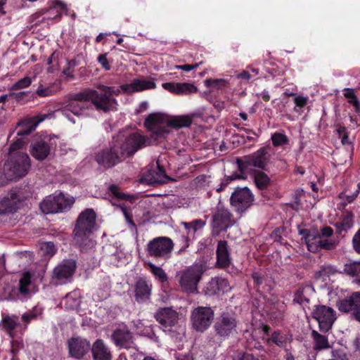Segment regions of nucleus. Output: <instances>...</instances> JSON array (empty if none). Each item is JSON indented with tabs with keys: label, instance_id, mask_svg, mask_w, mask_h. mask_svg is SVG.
Returning a JSON list of instances; mask_svg holds the SVG:
<instances>
[{
	"label": "nucleus",
	"instance_id": "nucleus-1",
	"mask_svg": "<svg viewBox=\"0 0 360 360\" xmlns=\"http://www.w3.org/2000/svg\"><path fill=\"white\" fill-rule=\"evenodd\" d=\"M145 141L139 133H131L124 141L114 137L109 147L95 153L94 159L105 169L112 168L143 148Z\"/></svg>",
	"mask_w": 360,
	"mask_h": 360
},
{
	"label": "nucleus",
	"instance_id": "nucleus-2",
	"mask_svg": "<svg viewBox=\"0 0 360 360\" xmlns=\"http://www.w3.org/2000/svg\"><path fill=\"white\" fill-rule=\"evenodd\" d=\"M96 214L93 209L86 208L78 216L74 229L73 239L83 252L91 249L95 242L90 238L96 226Z\"/></svg>",
	"mask_w": 360,
	"mask_h": 360
},
{
	"label": "nucleus",
	"instance_id": "nucleus-3",
	"mask_svg": "<svg viewBox=\"0 0 360 360\" xmlns=\"http://www.w3.org/2000/svg\"><path fill=\"white\" fill-rule=\"evenodd\" d=\"M58 137L47 133L36 134L30 145V155L38 161L46 160L56 150Z\"/></svg>",
	"mask_w": 360,
	"mask_h": 360
},
{
	"label": "nucleus",
	"instance_id": "nucleus-4",
	"mask_svg": "<svg viewBox=\"0 0 360 360\" xmlns=\"http://www.w3.org/2000/svg\"><path fill=\"white\" fill-rule=\"evenodd\" d=\"M207 262L208 257H203L183 272L179 281L183 291L193 293L197 290L198 283L208 269Z\"/></svg>",
	"mask_w": 360,
	"mask_h": 360
},
{
	"label": "nucleus",
	"instance_id": "nucleus-5",
	"mask_svg": "<svg viewBox=\"0 0 360 360\" xmlns=\"http://www.w3.org/2000/svg\"><path fill=\"white\" fill-rule=\"evenodd\" d=\"M270 157L268 148L262 147L250 155L237 158L238 169L243 175L249 173L252 167L258 168V170L267 171Z\"/></svg>",
	"mask_w": 360,
	"mask_h": 360
},
{
	"label": "nucleus",
	"instance_id": "nucleus-6",
	"mask_svg": "<svg viewBox=\"0 0 360 360\" xmlns=\"http://www.w3.org/2000/svg\"><path fill=\"white\" fill-rule=\"evenodd\" d=\"M30 167L31 161L29 155L26 153L17 152L9 155L3 169L7 180H14L25 176Z\"/></svg>",
	"mask_w": 360,
	"mask_h": 360
},
{
	"label": "nucleus",
	"instance_id": "nucleus-7",
	"mask_svg": "<svg viewBox=\"0 0 360 360\" xmlns=\"http://www.w3.org/2000/svg\"><path fill=\"white\" fill-rule=\"evenodd\" d=\"M88 102V98L84 89V91L75 94L63 103L60 110L63 116L75 124L76 121L73 117H72L71 115H74L78 117L85 116L86 115V111L91 108V105H89Z\"/></svg>",
	"mask_w": 360,
	"mask_h": 360
},
{
	"label": "nucleus",
	"instance_id": "nucleus-8",
	"mask_svg": "<svg viewBox=\"0 0 360 360\" xmlns=\"http://www.w3.org/2000/svg\"><path fill=\"white\" fill-rule=\"evenodd\" d=\"M103 84H99L97 90L86 89L85 92L88 101L91 102L98 111L103 112H115L117 110L118 103L115 98H111L106 90L103 89Z\"/></svg>",
	"mask_w": 360,
	"mask_h": 360
},
{
	"label": "nucleus",
	"instance_id": "nucleus-9",
	"mask_svg": "<svg viewBox=\"0 0 360 360\" xmlns=\"http://www.w3.org/2000/svg\"><path fill=\"white\" fill-rule=\"evenodd\" d=\"M238 321L234 314L223 312L216 320L213 328L217 342H222L238 334Z\"/></svg>",
	"mask_w": 360,
	"mask_h": 360
},
{
	"label": "nucleus",
	"instance_id": "nucleus-10",
	"mask_svg": "<svg viewBox=\"0 0 360 360\" xmlns=\"http://www.w3.org/2000/svg\"><path fill=\"white\" fill-rule=\"evenodd\" d=\"M75 202L72 197L60 193L46 197L41 203L40 209L44 214L64 212L69 210Z\"/></svg>",
	"mask_w": 360,
	"mask_h": 360
},
{
	"label": "nucleus",
	"instance_id": "nucleus-11",
	"mask_svg": "<svg viewBox=\"0 0 360 360\" xmlns=\"http://www.w3.org/2000/svg\"><path fill=\"white\" fill-rule=\"evenodd\" d=\"M214 313L209 307L199 306L195 308L191 315V322L193 328L202 333L207 330L214 319Z\"/></svg>",
	"mask_w": 360,
	"mask_h": 360
},
{
	"label": "nucleus",
	"instance_id": "nucleus-12",
	"mask_svg": "<svg viewBox=\"0 0 360 360\" xmlns=\"http://www.w3.org/2000/svg\"><path fill=\"white\" fill-rule=\"evenodd\" d=\"M312 317L319 323V330L323 333L328 332L336 319L334 309L325 305L316 306Z\"/></svg>",
	"mask_w": 360,
	"mask_h": 360
},
{
	"label": "nucleus",
	"instance_id": "nucleus-13",
	"mask_svg": "<svg viewBox=\"0 0 360 360\" xmlns=\"http://www.w3.org/2000/svg\"><path fill=\"white\" fill-rule=\"evenodd\" d=\"M231 204L238 212H244L254 201V195L248 187L236 188L231 195Z\"/></svg>",
	"mask_w": 360,
	"mask_h": 360
},
{
	"label": "nucleus",
	"instance_id": "nucleus-14",
	"mask_svg": "<svg viewBox=\"0 0 360 360\" xmlns=\"http://www.w3.org/2000/svg\"><path fill=\"white\" fill-rule=\"evenodd\" d=\"M77 269V263L74 259L63 260L53 271L52 280L56 285L65 284L72 278Z\"/></svg>",
	"mask_w": 360,
	"mask_h": 360
},
{
	"label": "nucleus",
	"instance_id": "nucleus-15",
	"mask_svg": "<svg viewBox=\"0 0 360 360\" xmlns=\"http://www.w3.org/2000/svg\"><path fill=\"white\" fill-rule=\"evenodd\" d=\"M165 122L167 126L174 129L188 127L193 122V117L190 115L167 116L159 112V137L164 133L168 132L164 127L160 126L161 123Z\"/></svg>",
	"mask_w": 360,
	"mask_h": 360
},
{
	"label": "nucleus",
	"instance_id": "nucleus-16",
	"mask_svg": "<svg viewBox=\"0 0 360 360\" xmlns=\"http://www.w3.org/2000/svg\"><path fill=\"white\" fill-rule=\"evenodd\" d=\"M46 117V115L38 114L32 117H27L21 119L16 124L15 129L9 135L15 132L17 136L26 137L34 131L38 124L43 122Z\"/></svg>",
	"mask_w": 360,
	"mask_h": 360
},
{
	"label": "nucleus",
	"instance_id": "nucleus-17",
	"mask_svg": "<svg viewBox=\"0 0 360 360\" xmlns=\"http://www.w3.org/2000/svg\"><path fill=\"white\" fill-rule=\"evenodd\" d=\"M285 307L283 302L269 299L263 306L259 304L257 309L262 311V315H266L270 320L279 322L283 318Z\"/></svg>",
	"mask_w": 360,
	"mask_h": 360
},
{
	"label": "nucleus",
	"instance_id": "nucleus-18",
	"mask_svg": "<svg viewBox=\"0 0 360 360\" xmlns=\"http://www.w3.org/2000/svg\"><path fill=\"white\" fill-rule=\"evenodd\" d=\"M111 340L115 345L120 348L129 349L135 347L133 334L126 326L114 330Z\"/></svg>",
	"mask_w": 360,
	"mask_h": 360
},
{
	"label": "nucleus",
	"instance_id": "nucleus-19",
	"mask_svg": "<svg viewBox=\"0 0 360 360\" xmlns=\"http://www.w3.org/2000/svg\"><path fill=\"white\" fill-rule=\"evenodd\" d=\"M70 356L81 359L90 349V343L81 338H71L67 341Z\"/></svg>",
	"mask_w": 360,
	"mask_h": 360
},
{
	"label": "nucleus",
	"instance_id": "nucleus-20",
	"mask_svg": "<svg viewBox=\"0 0 360 360\" xmlns=\"http://www.w3.org/2000/svg\"><path fill=\"white\" fill-rule=\"evenodd\" d=\"M144 127L148 132L150 133V137L143 135L140 131L139 133L146 140L143 147L149 145H156L158 143V112L150 113L145 119Z\"/></svg>",
	"mask_w": 360,
	"mask_h": 360
},
{
	"label": "nucleus",
	"instance_id": "nucleus-21",
	"mask_svg": "<svg viewBox=\"0 0 360 360\" xmlns=\"http://www.w3.org/2000/svg\"><path fill=\"white\" fill-rule=\"evenodd\" d=\"M232 214L226 209H218L212 216V227L217 233L226 231L231 224Z\"/></svg>",
	"mask_w": 360,
	"mask_h": 360
},
{
	"label": "nucleus",
	"instance_id": "nucleus-22",
	"mask_svg": "<svg viewBox=\"0 0 360 360\" xmlns=\"http://www.w3.org/2000/svg\"><path fill=\"white\" fill-rule=\"evenodd\" d=\"M336 307L340 312L349 313L360 307V291L352 292L343 299L337 301Z\"/></svg>",
	"mask_w": 360,
	"mask_h": 360
},
{
	"label": "nucleus",
	"instance_id": "nucleus-23",
	"mask_svg": "<svg viewBox=\"0 0 360 360\" xmlns=\"http://www.w3.org/2000/svg\"><path fill=\"white\" fill-rule=\"evenodd\" d=\"M216 257V266L219 269L228 268L231 264L230 248L226 240H220L218 241Z\"/></svg>",
	"mask_w": 360,
	"mask_h": 360
},
{
	"label": "nucleus",
	"instance_id": "nucleus-24",
	"mask_svg": "<svg viewBox=\"0 0 360 360\" xmlns=\"http://www.w3.org/2000/svg\"><path fill=\"white\" fill-rule=\"evenodd\" d=\"M229 289V285L227 279L221 277H214L212 278L206 284L203 290L206 295L213 296L224 294Z\"/></svg>",
	"mask_w": 360,
	"mask_h": 360
},
{
	"label": "nucleus",
	"instance_id": "nucleus-25",
	"mask_svg": "<svg viewBox=\"0 0 360 360\" xmlns=\"http://www.w3.org/2000/svg\"><path fill=\"white\" fill-rule=\"evenodd\" d=\"M155 88V83L145 79H134L129 84H124L120 86L122 91L127 94H132L135 92L143 91Z\"/></svg>",
	"mask_w": 360,
	"mask_h": 360
},
{
	"label": "nucleus",
	"instance_id": "nucleus-26",
	"mask_svg": "<svg viewBox=\"0 0 360 360\" xmlns=\"http://www.w3.org/2000/svg\"><path fill=\"white\" fill-rule=\"evenodd\" d=\"M152 284L146 278H139L134 285L135 300L137 302H145L150 299Z\"/></svg>",
	"mask_w": 360,
	"mask_h": 360
},
{
	"label": "nucleus",
	"instance_id": "nucleus-27",
	"mask_svg": "<svg viewBox=\"0 0 360 360\" xmlns=\"http://www.w3.org/2000/svg\"><path fill=\"white\" fill-rule=\"evenodd\" d=\"M162 86L170 93L179 96H188L196 93L198 91L196 86L187 82H165L162 84Z\"/></svg>",
	"mask_w": 360,
	"mask_h": 360
},
{
	"label": "nucleus",
	"instance_id": "nucleus-28",
	"mask_svg": "<svg viewBox=\"0 0 360 360\" xmlns=\"http://www.w3.org/2000/svg\"><path fill=\"white\" fill-rule=\"evenodd\" d=\"M178 313L170 307L159 309V323L164 331H170L178 320Z\"/></svg>",
	"mask_w": 360,
	"mask_h": 360
},
{
	"label": "nucleus",
	"instance_id": "nucleus-29",
	"mask_svg": "<svg viewBox=\"0 0 360 360\" xmlns=\"http://www.w3.org/2000/svg\"><path fill=\"white\" fill-rule=\"evenodd\" d=\"M21 198L15 191H11L0 202V214L13 213L20 207Z\"/></svg>",
	"mask_w": 360,
	"mask_h": 360
},
{
	"label": "nucleus",
	"instance_id": "nucleus-30",
	"mask_svg": "<svg viewBox=\"0 0 360 360\" xmlns=\"http://www.w3.org/2000/svg\"><path fill=\"white\" fill-rule=\"evenodd\" d=\"M94 360H112V355L101 339L96 340L91 348Z\"/></svg>",
	"mask_w": 360,
	"mask_h": 360
},
{
	"label": "nucleus",
	"instance_id": "nucleus-31",
	"mask_svg": "<svg viewBox=\"0 0 360 360\" xmlns=\"http://www.w3.org/2000/svg\"><path fill=\"white\" fill-rule=\"evenodd\" d=\"M255 287L257 288V290H262L264 292H270L274 287V281L271 278H268L267 276L260 273L254 272L252 274Z\"/></svg>",
	"mask_w": 360,
	"mask_h": 360
},
{
	"label": "nucleus",
	"instance_id": "nucleus-32",
	"mask_svg": "<svg viewBox=\"0 0 360 360\" xmlns=\"http://www.w3.org/2000/svg\"><path fill=\"white\" fill-rule=\"evenodd\" d=\"M336 247V243L334 240L322 238H319L316 243L308 245V250L313 253H316L321 250H332Z\"/></svg>",
	"mask_w": 360,
	"mask_h": 360
},
{
	"label": "nucleus",
	"instance_id": "nucleus-33",
	"mask_svg": "<svg viewBox=\"0 0 360 360\" xmlns=\"http://www.w3.org/2000/svg\"><path fill=\"white\" fill-rule=\"evenodd\" d=\"M311 335L313 339V349L314 351L319 352L330 348L327 336L320 334L315 330L311 331Z\"/></svg>",
	"mask_w": 360,
	"mask_h": 360
},
{
	"label": "nucleus",
	"instance_id": "nucleus-34",
	"mask_svg": "<svg viewBox=\"0 0 360 360\" xmlns=\"http://www.w3.org/2000/svg\"><path fill=\"white\" fill-rule=\"evenodd\" d=\"M253 179L256 187L261 191L266 190L271 184L269 176L263 170H254Z\"/></svg>",
	"mask_w": 360,
	"mask_h": 360
},
{
	"label": "nucleus",
	"instance_id": "nucleus-35",
	"mask_svg": "<svg viewBox=\"0 0 360 360\" xmlns=\"http://www.w3.org/2000/svg\"><path fill=\"white\" fill-rule=\"evenodd\" d=\"M313 291L314 288L310 285H301L295 291L293 301L300 304H308L309 302L308 294Z\"/></svg>",
	"mask_w": 360,
	"mask_h": 360
},
{
	"label": "nucleus",
	"instance_id": "nucleus-36",
	"mask_svg": "<svg viewBox=\"0 0 360 360\" xmlns=\"http://www.w3.org/2000/svg\"><path fill=\"white\" fill-rule=\"evenodd\" d=\"M32 283V274L25 271L22 274L18 284V292L24 297H29L31 295L30 286Z\"/></svg>",
	"mask_w": 360,
	"mask_h": 360
},
{
	"label": "nucleus",
	"instance_id": "nucleus-37",
	"mask_svg": "<svg viewBox=\"0 0 360 360\" xmlns=\"http://www.w3.org/2000/svg\"><path fill=\"white\" fill-rule=\"evenodd\" d=\"M18 316L16 315H4L2 316V325L6 333L11 338L14 337L15 329L19 326Z\"/></svg>",
	"mask_w": 360,
	"mask_h": 360
},
{
	"label": "nucleus",
	"instance_id": "nucleus-38",
	"mask_svg": "<svg viewBox=\"0 0 360 360\" xmlns=\"http://www.w3.org/2000/svg\"><path fill=\"white\" fill-rule=\"evenodd\" d=\"M173 248L174 243L170 238L166 236H159V257H170Z\"/></svg>",
	"mask_w": 360,
	"mask_h": 360
},
{
	"label": "nucleus",
	"instance_id": "nucleus-39",
	"mask_svg": "<svg viewBox=\"0 0 360 360\" xmlns=\"http://www.w3.org/2000/svg\"><path fill=\"white\" fill-rule=\"evenodd\" d=\"M108 191L113 198L119 200H126L133 203L137 199V196L134 195L126 194L121 191L120 187L116 184H110L108 186Z\"/></svg>",
	"mask_w": 360,
	"mask_h": 360
},
{
	"label": "nucleus",
	"instance_id": "nucleus-40",
	"mask_svg": "<svg viewBox=\"0 0 360 360\" xmlns=\"http://www.w3.org/2000/svg\"><path fill=\"white\" fill-rule=\"evenodd\" d=\"M292 335L282 333L281 330H276L272 333L269 341L272 342L281 348H286L287 342H291Z\"/></svg>",
	"mask_w": 360,
	"mask_h": 360
},
{
	"label": "nucleus",
	"instance_id": "nucleus-41",
	"mask_svg": "<svg viewBox=\"0 0 360 360\" xmlns=\"http://www.w3.org/2000/svg\"><path fill=\"white\" fill-rule=\"evenodd\" d=\"M54 11H55V8L51 7L46 11H41L37 12L32 15V22L35 21L34 24L37 25L39 22H42L45 21L46 20H53L55 18L60 19L61 15L58 12L53 16H51V13Z\"/></svg>",
	"mask_w": 360,
	"mask_h": 360
},
{
	"label": "nucleus",
	"instance_id": "nucleus-42",
	"mask_svg": "<svg viewBox=\"0 0 360 360\" xmlns=\"http://www.w3.org/2000/svg\"><path fill=\"white\" fill-rule=\"evenodd\" d=\"M353 226V214H347L340 219V221L335 224L337 232L341 234L342 232H347Z\"/></svg>",
	"mask_w": 360,
	"mask_h": 360
},
{
	"label": "nucleus",
	"instance_id": "nucleus-43",
	"mask_svg": "<svg viewBox=\"0 0 360 360\" xmlns=\"http://www.w3.org/2000/svg\"><path fill=\"white\" fill-rule=\"evenodd\" d=\"M349 277H360V261H354L344 264L341 272Z\"/></svg>",
	"mask_w": 360,
	"mask_h": 360
},
{
	"label": "nucleus",
	"instance_id": "nucleus-44",
	"mask_svg": "<svg viewBox=\"0 0 360 360\" xmlns=\"http://www.w3.org/2000/svg\"><path fill=\"white\" fill-rule=\"evenodd\" d=\"M205 85L210 88V91H223L229 87V82L224 79H207L205 80Z\"/></svg>",
	"mask_w": 360,
	"mask_h": 360
},
{
	"label": "nucleus",
	"instance_id": "nucleus-45",
	"mask_svg": "<svg viewBox=\"0 0 360 360\" xmlns=\"http://www.w3.org/2000/svg\"><path fill=\"white\" fill-rule=\"evenodd\" d=\"M181 224L184 226L185 229L187 231L188 235L190 234L191 232L193 233V234H195L196 231L202 229L205 226L206 221L201 219H194L191 222L182 221Z\"/></svg>",
	"mask_w": 360,
	"mask_h": 360
},
{
	"label": "nucleus",
	"instance_id": "nucleus-46",
	"mask_svg": "<svg viewBox=\"0 0 360 360\" xmlns=\"http://www.w3.org/2000/svg\"><path fill=\"white\" fill-rule=\"evenodd\" d=\"M140 182L143 184L150 185L158 183V172L155 170L147 169L143 172Z\"/></svg>",
	"mask_w": 360,
	"mask_h": 360
},
{
	"label": "nucleus",
	"instance_id": "nucleus-47",
	"mask_svg": "<svg viewBox=\"0 0 360 360\" xmlns=\"http://www.w3.org/2000/svg\"><path fill=\"white\" fill-rule=\"evenodd\" d=\"M28 139L26 137L17 136L16 139L11 143L9 146L8 153L9 155L19 152L18 150L22 148L27 144Z\"/></svg>",
	"mask_w": 360,
	"mask_h": 360
},
{
	"label": "nucleus",
	"instance_id": "nucleus-48",
	"mask_svg": "<svg viewBox=\"0 0 360 360\" xmlns=\"http://www.w3.org/2000/svg\"><path fill=\"white\" fill-rule=\"evenodd\" d=\"M271 139L274 147H279L289 143L288 136L285 134L278 131L272 134Z\"/></svg>",
	"mask_w": 360,
	"mask_h": 360
},
{
	"label": "nucleus",
	"instance_id": "nucleus-49",
	"mask_svg": "<svg viewBox=\"0 0 360 360\" xmlns=\"http://www.w3.org/2000/svg\"><path fill=\"white\" fill-rule=\"evenodd\" d=\"M245 179L243 174L233 173L231 176H225L224 179L221 181L219 187L216 189L217 193H220L225 190L226 186L233 180Z\"/></svg>",
	"mask_w": 360,
	"mask_h": 360
},
{
	"label": "nucleus",
	"instance_id": "nucleus-50",
	"mask_svg": "<svg viewBox=\"0 0 360 360\" xmlns=\"http://www.w3.org/2000/svg\"><path fill=\"white\" fill-rule=\"evenodd\" d=\"M58 92L57 88L54 85H51L47 87H43L41 84L36 91V94L39 97H47L55 95Z\"/></svg>",
	"mask_w": 360,
	"mask_h": 360
},
{
	"label": "nucleus",
	"instance_id": "nucleus-51",
	"mask_svg": "<svg viewBox=\"0 0 360 360\" xmlns=\"http://www.w3.org/2000/svg\"><path fill=\"white\" fill-rule=\"evenodd\" d=\"M32 79L30 77L26 76L14 83L10 88L12 91L27 88L31 85Z\"/></svg>",
	"mask_w": 360,
	"mask_h": 360
},
{
	"label": "nucleus",
	"instance_id": "nucleus-52",
	"mask_svg": "<svg viewBox=\"0 0 360 360\" xmlns=\"http://www.w3.org/2000/svg\"><path fill=\"white\" fill-rule=\"evenodd\" d=\"M158 257V237L154 238L149 242L147 247V257Z\"/></svg>",
	"mask_w": 360,
	"mask_h": 360
},
{
	"label": "nucleus",
	"instance_id": "nucleus-53",
	"mask_svg": "<svg viewBox=\"0 0 360 360\" xmlns=\"http://www.w3.org/2000/svg\"><path fill=\"white\" fill-rule=\"evenodd\" d=\"M174 178L167 175L163 167L159 165V185L175 181Z\"/></svg>",
	"mask_w": 360,
	"mask_h": 360
},
{
	"label": "nucleus",
	"instance_id": "nucleus-54",
	"mask_svg": "<svg viewBox=\"0 0 360 360\" xmlns=\"http://www.w3.org/2000/svg\"><path fill=\"white\" fill-rule=\"evenodd\" d=\"M233 360H259V358L252 354L240 352H238L233 358Z\"/></svg>",
	"mask_w": 360,
	"mask_h": 360
},
{
	"label": "nucleus",
	"instance_id": "nucleus-55",
	"mask_svg": "<svg viewBox=\"0 0 360 360\" xmlns=\"http://www.w3.org/2000/svg\"><path fill=\"white\" fill-rule=\"evenodd\" d=\"M39 314L36 312L35 311H30L27 313H25L22 315V321L25 323V325H27L30 323L32 321L36 320L37 317L39 316Z\"/></svg>",
	"mask_w": 360,
	"mask_h": 360
},
{
	"label": "nucleus",
	"instance_id": "nucleus-56",
	"mask_svg": "<svg viewBox=\"0 0 360 360\" xmlns=\"http://www.w3.org/2000/svg\"><path fill=\"white\" fill-rule=\"evenodd\" d=\"M310 229V233L309 234V240L307 241V248H308V245H310V244H312V243H316V242L319 238H321L320 233H319V231H318L317 229L313 228V229Z\"/></svg>",
	"mask_w": 360,
	"mask_h": 360
},
{
	"label": "nucleus",
	"instance_id": "nucleus-57",
	"mask_svg": "<svg viewBox=\"0 0 360 360\" xmlns=\"http://www.w3.org/2000/svg\"><path fill=\"white\" fill-rule=\"evenodd\" d=\"M352 246L355 252L360 254V228L353 236Z\"/></svg>",
	"mask_w": 360,
	"mask_h": 360
},
{
	"label": "nucleus",
	"instance_id": "nucleus-58",
	"mask_svg": "<svg viewBox=\"0 0 360 360\" xmlns=\"http://www.w3.org/2000/svg\"><path fill=\"white\" fill-rule=\"evenodd\" d=\"M41 249L44 253L50 256L53 255L56 252L55 245L52 242L46 243L41 247Z\"/></svg>",
	"mask_w": 360,
	"mask_h": 360
},
{
	"label": "nucleus",
	"instance_id": "nucleus-59",
	"mask_svg": "<svg viewBox=\"0 0 360 360\" xmlns=\"http://www.w3.org/2000/svg\"><path fill=\"white\" fill-rule=\"evenodd\" d=\"M295 107L302 108L307 104V98L302 96H297L294 98Z\"/></svg>",
	"mask_w": 360,
	"mask_h": 360
},
{
	"label": "nucleus",
	"instance_id": "nucleus-60",
	"mask_svg": "<svg viewBox=\"0 0 360 360\" xmlns=\"http://www.w3.org/2000/svg\"><path fill=\"white\" fill-rule=\"evenodd\" d=\"M106 53L100 54L98 57V62L105 70H109L110 69V66L109 65V62L106 57Z\"/></svg>",
	"mask_w": 360,
	"mask_h": 360
},
{
	"label": "nucleus",
	"instance_id": "nucleus-61",
	"mask_svg": "<svg viewBox=\"0 0 360 360\" xmlns=\"http://www.w3.org/2000/svg\"><path fill=\"white\" fill-rule=\"evenodd\" d=\"M321 238H329L333 234V229L328 226H323L319 231Z\"/></svg>",
	"mask_w": 360,
	"mask_h": 360
},
{
	"label": "nucleus",
	"instance_id": "nucleus-62",
	"mask_svg": "<svg viewBox=\"0 0 360 360\" xmlns=\"http://www.w3.org/2000/svg\"><path fill=\"white\" fill-rule=\"evenodd\" d=\"M103 89H104V90L107 91L108 95L111 98H114V96H119L120 94V90H122L120 88L117 89V88H115V86H106V85H104Z\"/></svg>",
	"mask_w": 360,
	"mask_h": 360
},
{
	"label": "nucleus",
	"instance_id": "nucleus-63",
	"mask_svg": "<svg viewBox=\"0 0 360 360\" xmlns=\"http://www.w3.org/2000/svg\"><path fill=\"white\" fill-rule=\"evenodd\" d=\"M144 266L145 267L150 269V270L155 276V278L158 277V266H156L150 260L147 259H144Z\"/></svg>",
	"mask_w": 360,
	"mask_h": 360
},
{
	"label": "nucleus",
	"instance_id": "nucleus-64",
	"mask_svg": "<svg viewBox=\"0 0 360 360\" xmlns=\"http://www.w3.org/2000/svg\"><path fill=\"white\" fill-rule=\"evenodd\" d=\"M120 208H121V210L123 212V214L125 217V219L127 221V222L129 224H131L133 226H135L136 225L132 219V215L129 212V210L124 206H120Z\"/></svg>",
	"mask_w": 360,
	"mask_h": 360
}]
</instances>
